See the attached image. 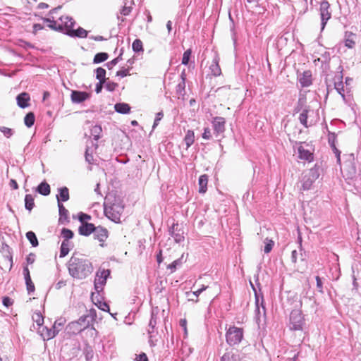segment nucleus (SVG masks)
<instances>
[{"label": "nucleus", "instance_id": "obj_1", "mask_svg": "<svg viewBox=\"0 0 361 361\" xmlns=\"http://www.w3.org/2000/svg\"><path fill=\"white\" fill-rule=\"evenodd\" d=\"M68 269L73 279L82 280L92 274L94 268L87 258L73 254L68 262Z\"/></svg>", "mask_w": 361, "mask_h": 361}, {"label": "nucleus", "instance_id": "obj_2", "mask_svg": "<svg viewBox=\"0 0 361 361\" xmlns=\"http://www.w3.org/2000/svg\"><path fill=\"white\" fill-rule=\"evenodd\" d=\"M124 210L123 201L120 198L116 197L111 200L110 197H106L104 202V214L106 216L112 221L118 223Z\"/></svg>", "mask_w": 361, "mask_h": 361}, {"label": "nucleus", "instance_id": "obj_3", "mask_svg": "<svg viewBox=\"0 0 361 361\" xmlns=\"http://www.w3.org/2000/svg\"><path fill=\"white\" fill-rule=\"evenodd\" d=\"M304 318L300 309L293 310L290 314V329L294 331H302Z\"/></svg>", "mask_w": 361, "mask_h": 361}, {"label": "nucleus", "instance_id": "obj_4", "mask_svg": "<svg viewBox=\"0 0 361 361\" xmlns=\"http://www.w3.org/2000/svg\"><path fill=\"white\" fill-rule=\"evenodd\" d=\"M226 341L231 345L238 344L243 338V329L231 326L226 332Z\"/></svg>", "mask_w": 361, "mask_h": 361}, {"label": "nucleus", "instance_id": "obj_5", "mask_svg": "<svg viewBox=\"0 0 361 361\" xmlns=\"http://www.w3.org/2000/svg\"><path fill=\"white\" fill-rule=\"evenodd\" d=\"M306 99L305 98H300L298 99V106L295 108L296 112H300L299 116V120L300 123L305 126L308 127L307 125V116L308 112L310 111L309 106L305 105Z\"/></svg>", "mask_w": 361, "mask_h": 361}, {"label": "nucleus", "instance_id": "obj_6", "mask_svg": "<svg viewBox=\"0 0 361 361\" xmlns=\"http://www.w3.org/2000/svg\"><path fill=\"white\" fill-rule=\"evenodd\" d=\"M57 325L61 326V324H58L56 322H55L54 325L50 329L42 325L41 327L37 328V330L42 337L43 340L49 341L54 338L56 335L58 334L59 330L56 329Z\"/></svg>", "mask_w": 361, "mask_h": 361}, {"label": "nucleus", "instance_id": "obj_7", "mask_svg": "<svg viewBox=\"0 0 361 361\" xmlns=\"http://www.w3.org/2000/svg\"><path fill=\"white\" fill-rule=\"evenodd\" d=\"M319 11L322 21V30H323L326 26L327 21L331 18L330 4L326 0H324L321 2Z\"/></svg>", "mask_w": 361, "mask_h": 361}, {"label": "nucleus", "instance_id": "obj_8", "mask_svg": "<svg viewBox=\"0 0 361 361\" xmlns=\"http://www.w3.org/2000/svg\"><path fill=\"white\" fill-rule=\"evenodd\" d=\"M59 31H66L67 34L71 35V30L74 27L75 21L68 16H62L59 18Z\"/></svg>", "mask_w": 361, "mask_h": 361}, {"label": "nucleus", "instance_id": "obj_9", "mask_svg": "<svg viewBox=\"0 0 361 361\" xmlns=\"http://www.w3.org/2000/svg\"><path fill=\"white\" fill-rule=\"evenodd\" d=\"M109 269H102L99 270L97 272L96 278L94 280V287L97 290H99V288H102V286L106 283L107 278L110 275Z\"/></svg>", "mask_w": 361, "mask_h": 361}, {"label": "nucleus", "instance_id": "obj_10", "mask_svg": "<svg viewBox=\"0 0 361 361\" xmlns=\"http://www.w3.org/2000/svg\"><path fill=\"white\" fill-rule=\"evenodd\" d=\"M90 97V94L87 92L73 90L71 94V99L73 103H82Z\"/></svg>", "mask_w": 361, "mask_h": 361}, {"label": "nucleus", "instance_id": "obj_11", "mask_svg": "<svg viewBox=\"0 0 361 361\" xmlns=\"http://www.w3.org/2000/svg\"><path fill=\"white\" fill-rule=\"evenodd\" d=\"M94 238L100 243V246H104V242L108 238V231L101 226H98L94 231Z\"/></svg>", "mask_w": 361, "mask_h": 361}, {"label": "nucleus", "instance_id": "obj_12", "mask_svg": "<svg viewBox=\"0 0 361 361\" xmlns=\"http://www.w3.org/2000/svg\"><path fill=\"white\" fill-rule=\"evenodd\" d=\"M299 82L302 87L310 86L312 84V74L311 71H305L299 78Z\"/></svg>", "mask_w": 361, "mask_h": 361}, {"label": "nucleus", "instance_id": "obj_13", "mask_svg": "<svg viewBox=\"0 0 361 361\" xmlns=\"http://www.w3.org/2000/svg\"><path fill=\"white\" fill-rule=\"evenodd\" d=\"M209 70L214 76H219L221 74V70L219 66V57L216 54L209 64Z\"/></svg>", "mask_w": 361, "mask_h": 361}, {"label": "nucleus", "instance_id": "obj_14", "mask_svg": "<svg viewBox=\"0 0 361 361\" xmlns=\"http://www.w3.org/2000/svg\"><path fill=\"white\" fill-rule=\"evenodd\" d=\"M23 274L25 280L26 288L28 293H33L35 290L34 283L32 282L30 271L27 267H25L23 269Z\"/></svg>", "mask_w": 361, "mask_h": 361}, {"label": "nucleus", "instance_id": "obj_15", "mask_svg": "<svg viewBox=\"0 0 361 361\" xmlns=\"http://www.w3.org/2000/svg\"><path fill=\"white\" fill-rule=\"evenodd\" d=\"M225 119L222 117H216L213 121V128L215 133L219 135L225 130Z\"/></svg>", "mask_w": 361, "mask_h": 361}, {"label": "nucleus", "instance_id": "obj_16", "mask_svg": "<svg viewBox=\"0 0 361 361\" xmlns=\"http://www.w3.org/2000/svg\"><path fill=\"white\" fill-rule=\"evenodd\" d=\"M17 104L20 108H26L30 106V97L28 93L27 92H22L19 94L17 97Z\"/></svg>", "mask_w": 361, "mask_h": 361}, {"label": "nucleus", "instance_id": "obj_17", "mask_svg": "<svg viewBox=\"0 0 361 361\" xmlns=\"http://www.w3.org/2000/svg\"><path fill=\"white\" fill-rule=\"evenodd\" d=\"M246 6L249 9L256 11L259 13H262V11L265 10L262 0H247Z\"/></svg>", "mask_w": 361, "mask_h": 361}, {"label": "nucleus", "instance_id": "obj_18", "mask_svg": "<svg viewBox=\"0 0 361 361\" xmlns=\"http://www.w3.org/2000/svg\"><path fill=\"white\" fill-rule=\"evenodd\" d=\"M96 228L97 227H95L93 224L85 223L81 224L78 228V231L80 235L87 236L92 233H94Z\"/></svg>", "mask_w": 361, "mask_h": 361}, {"label": "nucleus", "instance_id": "obj_19", "mask_svg": "<svg viewBox=\"0 0 361 361\" xmlns=\"http://www.w3.org/2000/svg\"><path fill=\"white\" fill-rule=\"evenodd\" d=\"M185 79H186V74H185V71H183V72L180 74V78L178 80V83L176 87V91L178 95H184L185 94Z\"/></svg>", "mask_w": 361, "mask_h": 361}, {"label": "nucleus", "instance_id": "obj_20", "mask_svg": "<svg viewBox=\"0 0 361 361\" xmlns=\"http://www.w3.org/2000/svg\"><path fill=\"white\" fill-rule=\"evenodd\" d=\"M299 158L308 161L313 160V154L305 146L300 145L298 147Z\"/></svg>", "mask_w": 361, "mask_h": 361}, {"label": "nucleus", "instance_id": "obj_21", "mask_svg": "<svg viewBox=\"0 0 361 361\" xmlns=\"http://www.w3.org/2000/svg\"><path fill=\"white\" fill-rule=\"evenodd\" d=\"M208 180H209V177L207 174H203L200 176L199 180H198V185H199L198 192L200 193L204 194L207 192Z\"/></svg>", "mask_w": 361, "mask_h": 361}, {"label": "nucleus", "instance_id": "obj_22", "mask_svg": "<svg viewBox=\"0 0 361 361\" xmlns=\"http://www.w3.org/2000/svg\"><path fill=\"white\" fill-rule=\"evenodd\" d=\"M356 35L351 32H346L345 34V46L352 49L355 45Z\"/></svg>", "mask_w": 361, "mask_h": 361}, {"label": "nucleus", "instance_id": "obj_23", "mask_svg": "<svg viewBox=\"0 0 361 361\" xmlns=\"http://www.w3.org/2000/svg\"><path fill=\"white\" fill-rule=\"evenodd\" d=\"M114 109L119 114H126L130 113V106L126 103H117L114 106Z\"/></svg>", "mask_w": 361, "mask_h": 361}, {"label": "nucleus", "instance_id": "obj_24", "mask_svg": "<svg viewBox=\"0 0 361 361\" xmlns=\"http://www.w3.org/2000/svg\"><path fill=\"white\" fill-rule=\"evenodd\" d=\"M71 246L72 243L70 241L63 240L61 245L60 257H64L66 256L68 254Z\"/></svg>", "mask_w": 361, "mask_h": 361}, {"label": "nucleus", "instance_id": "obj_25", "mask_svg": "<svg viewBox=\"0 0 361 361\" xmlns=\"http://www.w3.org/2000/svg\"><path fill=\"white\" fill-rule=\"evenodd\" d=\"M195 140V133L191 130H188L186 132V134L184 137V142L186 145V149L189 148L194 143Z\"/></svg>", "mask_w": 361, "mask_h": 361}, {"label": "nucleus", "instance_id": "obj_26", "mask_svg": "<svg viewBox=\"0 0 361 361\" xmlns=\"http://www.w3.org/2000/svg\"><path fill=\"white\" fill-rule=\"evenodd\" d=\"M69 200V190L66 187L59 189V194L57 195L58 203L61 201L66 202Z\"/></svg>", "mask_w": 361, "mask_h": 361}, {"label": "nucleus", "instance_id": "obj_27", "mask_svg": "<svg viewBox=\"0 0 361 361\" xmlns=\"http://www.w3.org/2000/svg\"><path fill=\"white\" fill-rule=\"evenodd\" d=\"M37 191L44 196L50 194V185L47 182L41 183L37 188Z\"/></svg>", "mask_w": 361, "mask_h": 361}, {"label": "nucleus", "instance_id": "obj_28", "mask_svg": "<svg viewBox=\"0 0 361 361\" xmlns=\"http://www.w3.org/2000/svg\"><path fill=\"white\" fill-rule=\"evenodd\" d=\"M59 215V220L61 221H68V211L65 208V207L61 202L58 204Z\"/></svg>", "mask_w": 361, "mask_h": 361}, {"label": "nucleus", "instance_id": "obj_29", "mask_svg": "<svg viewBox=\"0 0 361 361\" xmlns=\"http://www.w3.org/2000/svg\"><path fill=\"white\" fill-rule=\"evenodd\" d=\"M25 207L26 209L31 211L35 207V197L30 195L27 194L25 197Z\"/></svg>", "mask_w": 361, "mask_h": 361}, {"label": "nucleus", "instance_id": "obj_30", "mask_svg": "<svg viewBox=\"0 0 361 361\" xmlns=\"http://www.w3.org/2000/svg\"><path fill=\"white\" fill-rule=\"evenodd\" d=\"M32 319L36 323L38 328L41 327L44 323V317L40 311H36L32 314Z\"/></svg>", "mask_w": 361, "mask_h": 361}, {"label": "nucleus", "instance_id": "obj_31", "mask_svg": "<svg viewBox=\"0 0 361 361\" xmlns=\"http://www.w3.org/2000/svg\"><path fill=\"white\" fill-rule=\"evenodd\" d=\"M35 121V116L34 113L29 112L25 115V116L24 118V123L27 127H28V128L32 127L34 125Z\"/></svg>", "mask_w": 361, "mask_h": 361}, {"label": "nucleus", "instance_id": "obj_32", "mask_svg": "<svg viewBox=\"0 0 361 361\" xmlns=\"http://www.w3.org/2000/svg\"><path fill=\"white\" fill-rule=\"evenodd\" d=\"M102 133V128L99 125H95L91 128V135L94 137L95 140H99L101 137Z\"/></svg>", "mask_w": 361, "mask_h": 361}, {"label": "nucleus", "instance_id": "obj_33", "mask_svg": "<svg viewBox=\"0 0 361 361\" xmlns=\"http://www.w3.org/2000/svg\"><path fill=\"white\" fill-rule=\"evenodd\" d=\"M42 20L49 28L55 31H59L58 21L51 20L50 18H43Z\"/></svg>", "mask_w": 361, "mask_h": 361}, {"label": "nucleus", "instance_id": "obj_34", "mask_svg": "<svg viewBox=\"0 0 361 361\" xmlns=\"http://www.w3.org/2000/svg\"><path fill=\"white\" fill-rule=\"evenodd\" d=\"M70 35L85 38L87 36V31L82 27H79L77 30L72 29Z\"/></svg>", "mask_w": 361, "mask_h": 361}, {"label": "nucleus", "instance_id": "obj_35", "mask_svg": "<svg viewBox=\"0 0 361 361\" xmlns=\"http://www.w3.org/2000/svg\"><path fill=\"white\" fill-rule=\"evenodd\" d=\"M109 55L105 52L97 53L93 59L94 63H99L105 61L108 59Z\"/></svg>", "mask_w": 361, "mask_h": 361}, {"label": "nucleus", "instance_id": "obj_36", "mask_svg": "<svg viewBox=\"0 0 361 361\" xmlns=\"http://www.w3.org/2000/svg\"><path fill=\"white\" fill-rule=\"evenodd\" d=\"M26 238L30 241V244L33 247H37L38 245V240L35 233L32 231H28L26 233Z\"/></svg>", "mask_w": 361, "mask_h": 361}, {"label": "nucleus", "instance_id": "obj_37", "mask_svg": "<svg viewBox=\"0 0 361 361\" xmlns=\"http://www.w3.org/2000/svg\"><path fill=\"white\" fill-rule=\"evenodd\" d=\"M96 78L99 81L106 82V70L101 67L97 68L96 69Z\"/></svg>", "mask_w": 361, "mask_h": 361}, {"label": "nucleus", "instance_id": "obj_38", "mask_svg": "<svg viewBox=\"0 0 361 361\" xmlns=\"http://www.w3.org/2000/svg\"><path fill=\"white\" fill-rule=\"evenodd\" d=\"M132 48L133 50L135 52L143 51L144 49L142 42L139 39H135L133 42Z\"/></svg>", "mask_w": 361, "mask_h": 361}, {"label": "nucleus", "instance_id": "obj_39", "mask_svg": "<svg viewBox=\"0 0 361 361\" xmlns=\"http://www.w3.org/2000/svg\"><path fill=\"white\" fill-rule=\"evenodd\" d=\"M92 301L94 302V304L97 306L98 308L103 311L109 312L110 307L109 305L106 302H102L97 300V302H94V299L93 298V295H92Z\"/></svg>", "mask_w": 361, "mask_h": 361}, {"label": "nucleus", "instance_id": "obj_40", "mask_svg": "<svg viewBox=\"0 0 361 361\" xmlns=\"http://www.w3.org/2000/svg\"><path fill=\"white\" fill-rule=\"evenodd\" d=\"M61 234L64 239L63 240L69 241V240L73 237V232L71 230L66 228H63L61 230Z\"/></svg>", "mask_w": 361, "mask_h": 361}, {"label": "nucleus", "instance_id": "obj_41", "mask_svg": "<svg viewBox=\"0 0 361 361\" xmlns=\"http://www.w3.org/2000/svg\"><path fill=\"white\" fill-rule=\"evenodd\" d=\"M182 264L181 259H178L176 260H174L172 263L168 265L167 268L170 269L171 273H173L178 267H180Z\"/></svg>", "mask_w": 361, "mask_h": 361}, {"label": "nucleus", "instance_id": "obj_42", "mask_svg": "<svg viewBox=\"0 0 361 361\" xmlns=\"http://www.w3.org/2000/svg\"><path fill=\"white\" fill-rule=\"evenodd\" d=\"M104 86L108 91L114 92L118 87V84L112 81L106 80Z\"/></svg>", "mask_w": 361, "mask_h": 361}, {"label": "nucleus", "instance_id": "obj_43", "mask_svg": "<svg viewBox=\"0 0 361 361\" xmlns=\"http://www.w3.org/2000/svg\"><path fill=\"white\" fill-rule=\"evenodd\" d=\"M116 76L124 78L128 75H130V68H122L121 70L116 72Z\"/></svg>", "mask_w": 361, "mask_h": 361}, {"label": "nucleus", "instance_id": "obj_44", "mask_svg": "<svg viewBox=\"0 0 361 361\" xmlns=\"http://www.w3.org/2000/svg\"><path fill=\"white\" fill-rule=\"evenodd\" d=\"M265 243L266 245L264 246V252L269 253L272 250L274 243L272 240L266 238Z\"/></svg>", "mask_w": 361, "mask_h": 361}, {"label": "nucleus", "instance_id": "obj_45", "mask_svg": "<svg viewBox=\"0 0 361 361\" xmlns=\"http://www.w3.org/2000/svg\"><path fill=\"white\" fill-rule=\"evenodd\" d=\"M87 317V316H83V317H80V319L78 320V322L76 323H72V325L80 324L83 326L82 329H81L80 331L85 329V328H87L89 326V322L85 324V320H86Z\"/></svg>", "mask_w": 361, "mask_h": 361}, {"label": "nucleus", "instance_id": "obj_46", "mask_svg": "<svg viewBox=\"0 0 361 361\" xmlns=\"http://www.w3.org/2000/svg\"><path fill=\"white\" fill-rule=\"evenodd\" d=\"M190 55H191V50L190 49H188V50H186L183 53V59H182V63L183 64H184V65H188V64Z\"/></svg>", "mask_w": 361, "mask_h": 361}, {"label": "nucleus", "instance_id": "obj_47", "mask_svg": "<svg viewBox=\"0 0 361 361\" xmlns=\"http://www.w3.org/2000/svg\"><path fill=\"white\" fill-rule=\"evenodd\" d=\"M221 361H236L234 355L231 353H226L221 358Z\"/></svg>", "mask_w": 361, "mask_h": 361}, {"label": "nucleus", "instance_id": "obj_48", "mask_svg": "<svg viewBox=\"0 0 361 361\" xmlns=\"http://www.w3.org/2000/svg\"><path fill=\"white\" fill-rule=\"evenodd\" d=\"M0 130L4 133V135L7 137H11L13 134L12 130L9 128L2 127Z\"/></svg>", "mask_w": 361, "mask_h": 361}, {"label": "nucleus", "instance_id": "obj_49", "mask_svg": "<svg viewBox=\"0 0 361 361\" xmlns=\"http://www.w3.org/2000/svg\"><path fill=\"white\" fill-rule=\"evenodd\" d=\"M131 10H132L131 6H126V4H125L121 11V13L123 16H128L131 12Z\"/></svg>", "mask_w": 361, "mask_h": 361}, {"label": "nucleus", "instance_id": "obj_50", "mask_svg": "<svg viewBox=\"0 0 361 361\" xmlns=\"http://www.w3.org/2000/svg\"><path fill=\"white\" fill-rule=\"evenodd\" d=\"M3 305L7 307L11 306L13 301L8 296L4 297L2 300Z\"/></svg>", "mask_w": 361, "mask_h": 361}, {"label": "nucleus", "instance_id": "obj_51", "mask_svg": "<svg viewBox=\"0 0 361 361\" xmlns=\"http://www.w3.org/2000/svg\"><path fill=\"white\" fill-rule=\"evenodd\" d=\"M91 219V216L88 214L81 213L79 215V220L82 224L87 223L86 221L90 220Z\"/></svg>", "mask_w": 361, "mask_h": 361}, {"label": "nucleus", "instance_id": "obj_52", "mask_svg": "<svg viewBox=\"0 0 361 361\" xmlns=\"http://www.w3.org/2000/svg\"><path fill=\"white\" fill-rule=\"evenodd\" d=\"M208 286L204 285H200L198 288H197L194 292L193 295L197 297L202 291L205 290Z\"/></svg>", "mask_w": 361, "mask_h": 361}, {"label": "nucleus", "instance_id": "obj_53", "mask_svg": "<svg viewBox=\"0 0 361 361\" xmlns=\"http://www.w3.org/2000/svg\"><path fill=\"white\" fill-rule=\"evenodd\" d=\"M212 137L211 130L209 128H206L204 130L202 134V138L204 140H209Z\"/></svg>", "mask_w": 361, "mask_h": 361}, {"label": "nucleus", "instance_id": "obj_54", "mask_svg": "<svg viewBox=\"0 0 361 361\" xmlns=\"http://www.w3.org/2000/svg\"><path fill=\"white\" fill-rule=\"evenodd\" d=\"M317 281V287L320 293H323V284L321 280V278L319 276H317L316 278Z\"/></svg>", "mask_w": 361, "mask_h": 361}, {"label": "nucleus", "instance_id": "obj_55", "mask_svg": "<svg viewBox=\"0 0 361 361\" xmlns=\"http://www.w3.org/2000/svg\"><path fill=\"white\" fill-rule=\"evenodd\" d=\"M33 30L32 32L34 35H36L39 30H42L44 29V26L41 24L36 23L33 25Z\"/></svg>", "mask_w": 361, "mask_h": 361}, {"label": "nucleus", "instance_id": "obj_56", "mask_svg": "<svg viewBox=\"0 0 361 361\" xmlns=\"http://www.w3.org/2000/svg\"><path fill=\"white\" fill-rule=\"evenodd\" d=\"M312 184V180H310L309 178L306 180H304L302 183V189L303 190H309Z\"/></svg>", "mask_w": 361, "mask_h": 361}, {"label": "nucleus", "instance_id": "obj_57", "mask_svg": "<svg viewBox=\"0 0 361 361\" xmlns=\"http://www.w3.org/2000/svg\"><path fill=\"white\" fill-rule=\"evenodd\" d=\"M163 116H164V114L162 112H159L157 114L156 118L154 122L153 128H155L159 124V122L163 118Z\"/></svg>", "mask_w": 361, "mask_h": 361}, {"label": "nucleus", "instance_id": "obj_58", "mask_svg": "<svg viewBox=\"0 0 361 361\" xmlns=\"http://www.w3.org/2000/svg\"><path fill=\"white\" fill-rule=\"evenodd\" d=\"M136 361H148V357L145 353H142L137 355Z\"/></svg>", "mask_w": 361, "mask_h": 361}, {"label": "nucleus", "instance_id": "obj_59", "mask_svg": "<svg viewBox=\"0 0 361 361\" xmlns=\"http://www.w3.org/2000/svg\"><path fill=\"white\" fill-rule=\"evenodd\" d=\"M105 83V82L104 81H99L97 85H96V88H95V91L97 94L100 93L102 92V90L103 88V85Z\"/></svg>", "mask_w": 361, "mask_h": 361}, {"label": "nucleus", "instance_id": "obj_60", "mask_svg": "<svg viewBox=\"0 0 361 361\" xmlns=\"http://www.w3.org/2000/svg\"><path fill=\"white\" fill-rule=\"evenodd\" d=\"M331 147H332L333 151H334V152L335 153V154H336V156L337 157L338 161H340L341 152L336 147L334 144L331 145Z\"/></svg>", "mask_w": 361, "mask_h": 361}, {"label": "nucleus", "instance_id": "obj_61", "mask_svg": "<svg viewBox=\"0 0 361 361\" xmlns=\"http://www.w3.org/2000/svg\"><path fill=\"white\" fill-rule=\"evenodd\" d=\"M9 185L11 188H12L13 190H17L18 188V185L17 182L13 179H11L10 180Z\"/></svg>", "mask_w": 361, "mask_h": 361}, {"label": "nucleus", "instance_id": "obj_62", "mask_svg": "<svg viewBox=\"0 0 361 361\" xmlns=\"http://www.w3.org/2000/svg\"><path fill=\"white\" fill-rule=\"evenodd\" d=\"M297 255H298L297 250H295L292 251L291 260L293 263H296V262H297Z\"/></svg>", "mask_w": 361, "mask_h": 361}, {"label": "nucleus", "instance_id": "obj_63", "mask_svg": "<svg viewBox=\"0 0 361 361\" xmlns=\"http://www.w3.org/2000/svg\"><path fill=\"white\" fill-rule=\"evenodd\" d=\"M180 326L184 329L185 333H187V321L185 319H180Z\"/></svg>", "mask_w": 361, "mask_h": 361}, {"label": "nucleus", "instance_id": "obj_64", "mask_svg": "<svg viewBox=\"0 0 361 361\" xmlns=\"http://www.w3.org/2000/svg\"><path fill=\"white\" fill-rule=\"evenodd\" d=\"M118 60H119V57H117V58L113 59L112 61H111L110 62H109L107 63V66L110 68L111 66H115L116 64H117V63L118 62Z\"/></svg>", "mask_w": 361, "mask_h": 361}]
</instances>
